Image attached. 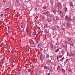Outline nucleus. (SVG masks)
<instances>
[{
    "label": "nucleus",
    "instance_id": "61",
    "mask_svg": "<svg viewBox=\"0 0 75 75\" xmlns=\"http://www.w3.org/2000/svg\"><path fill=\"white\" fill-rule=\"evenodd\" d=\"M6 15H7V14H6V13H5V14H4V16L5 17H6Z\"/></svg>",
    "mask_w": 75,
    "mask_h": 75
},
{
    "label": "nucleus",
    "instance_id": "39",
    "mask_svg": "<svg viewBox=\"0 0 75 75\" xmlns=\"http://www.w3.org/2000/svg\"><path fill=\"white\" fill-rule=\"evenodd\" d=\"M10 45H9L8 46V49H10Z\"/></svg>",
    "mask_w": 75,
    "mask_h": 75
},
{
    "label": "nucleus",
    "instance_id": "36",
    "mask_svg": "<svg viewBox=\"0 0 75 75\" xmlns=\"http://www.w3.org/2000/svg\"><path fill=\"white\" fill-rule=\"evenodd\" d=\"M47 63H50V60L49 59L47 60Z\"/></svg>",
    "mask_w": 75,
    "mask_h": 75
},
{
    "label": "nucleus",
    "instance_id": "57",
    "mask_svg": "<svg viewBox=\"0 0 75 75\" xmlns=\"http://www.w3.org/2000/svg\"><path fill=\"white\" fill-rule=\"evenodd\" d=\"M61 13H62V11H59V14H61Z\"/></svg>",
    "mask_w": 75,
    "mask_h": 75
},
{
    "label": "nucleus",
    "instance_id": "4",
    "mask_svg": "<svg viewBox=\"0 0 75 75\" xmlns=\"http://www.w3.org/2000/svg\"><path fill=\"white\" fill-rule=\"evenodd\" d=\"M40 59L41 61H43L44 59V57H43V56L42 54H41L40 55Z\"/></svg>",
    "mask_w": 75,
    "mask_h": 75
},
{
    "label": "nucleus",
    "instance_id": "23",
    "mask_svg": "<svg viewBox=\"0 0 75 75\" xmlns=\"http://www.w3.org/2000/svg\"><path fill=\"white\" fill-rule=\"evenodd\" d=\"M18 14H16L14 16V17H18Z\"/></svg>",
    "mask_w": 75,
    "mask_h": 75
},
{
    "label": "nucleus",
    "instance_id": "8",
    "mask_svg": "<svg viewBox=\"0 0 75 75\" xmlns=\"http://www.w3.org/2000/svg\"><path fill=\"white\" fill-rule=\"evenodd\" d=\"M34 69H35V71H36V70L38 69V66L35 65L34 66Z\"/></svg>",
    "mask_w": 75,
    "mask_h": 75
},
{
    "label": "nucleus",
    "instance_id": "10",
    "mask_svg": "<svg viewBox=\"0 0 75 75\" xmlns=\"http://www.w3.org/2000/svg\"><path fill=\"white\" fill-rule=\"evenodd\" d=\"M20 9L22 11H24V7L23 6H21Z\"/></svg>",
    "mask_w": 75,
    "mask_h": 75
},
{
    "label": "nucleus",
    "instance_id": "29",
    "mask_svg": "<svg viewBox=\"0 0 75 75\" xmlns=\"http://www.w3.org/2000/svg\"><path fill=\"white\" fill-rule=\"evenodd\" d=\"M17 73L18 74V75L20 74V71H17Z\"/></svg>",
    "mask_w": 75,
    "mask_h": 75
},
{
    "label": "nucleus",
    "instance_id": "51",
    "mask_svg": "<svg viewBox=\"0 0 75 75\" xmlns=\"http://www.w3.org/2000/svg\"><path fill=\"white\" fill-rule=\"evenodd\" d=\"M65 12L67 11V8H65Z\"/></svg>",
    "mask_w": 75,
    "mask_h": 75
},
{
    "label": "nucleus",
    "instance_id": "53",
    "mask_svg": "<svg viewBox=\"0 0 75 75\" xmlns=\"http://www.w3.org/2000/svg\"><path fill=\"white\" fill-rule=\"evenodd\" d=\"M57 29H59V26H57Z\"/></svg>",
    "mask_w": 75,
    "mask_h": 75
},
{
    "label": "nucleus",
    "instance_id": "63",
    "mask_svg": "<svg viewBox=\"0 0 75 75\" xmlns=\"http://www.w3.org/2000/svg\"><path fill=\"white\" fill-rule=\"evenodd\" d=\"M42 20H44V17H42Z\"/></svg>",
    "mask_w": 75,
    "mask_h": 75
},
{
    "label": "nucleus",
    "instance_id": "60",
    "mask_svg": "<svg viewBox=\"0 0 75 75\" xmlns=\"http://www.w3.org/2000/svg\"><path fill=\"white\" fill-rule=\"evenodd\" d=\"M38 30H40V28L39 27H38Z\"/></svg>",
    "mask_w": 75,
    "mask_h": 75
},
{
    "label": "nucleus",
    "instance_id": "17",
    "mask_svg": "<svg viewBox=\"0 0 75 75\" xmlns=\"http://www.w3.org/2000/svg\"><path fill=\"white\" fill-rule=\"evenodd\" d=\"M30 46L31 47H35V44H33V45H31Z\"/></svg>",
    "mask_w": 75,
    "mask_h": 75
},
{
    "label": "nucleus",
    "instance_id": "64",
    "mask_svg": "<svg viewBox=\"0 0 75 75\" xmlns=\"http://www.w3.org/2000/svg\"><path fill=\"white\" fill-rule=\"evenodd\" d=\"M58 58H59V57H57V59L58 60H59V59H58Z\"/></svg>",
    "mask_w": 75,
    "mask_h": 75
},
{
    "label": "nucleus",
    "instance_id": "9",
    "mask_svg": "<svg viewBox=\"0 0 75 75\" xmlns=\"http://www.w3.org/2000/svg\"><path fill=\"white\" fill-rule=\"evenodd\" d=\"M69 44L70 45V46H73V42L72 41H70L69 42Z\"/></svg>",
    "mask_w": 75,
    "mask_h": 75
},
{
    "label": "nucleus",
    "instance_id": "34",
    "mask_svg": "<svg viewBox=\"0 0 75 75\" xmlns=\"http://www.w3.org/2000/svg\"><path fill=\"white\" fill-rule=\"evenodd\" d=\"M45 33H47V30L45 29Z\"/></svg>",
    "mask_w": 75,
    "mask_h": 75
},
{
    "label": "nucleus",
    "instance_id": "13",
    "mask_svg": "<svg viewBox=\"0 0 75 75\" xmlns=\"http://www.w3.org/2000/svg\"><path fill=\"white\" fill-rule=\"evenodd\" d=\"M3 1L4 3L5 4H7V1H6V0H3Z\"/></svg>",
    "mask_w": 75,
    "mask_h": 75
},
{
    "label": "nucleus",
    "instance_id": "25",
    "mask_svg": "<svg viewBox=\"0 0 75 75\" xmlns=\"http://www.w3.org/2000/svg\"><path fill=\"white\" fill-rule=\"evenodd\" d=\"M53 21L54 22H55L56 21V20L55 18H54L53 19Z\"/></svg>",
    "mask_w": 75,
    "mask_h": 75
},
{
    "label": "nucleus",
    "instance_id": "40",
    "mask_svg": "<svg viewBox=\"0 0 75 75\" xmlns=\"http://www.w3.org/2000/svg\"><path fill=\"white\" fill-rule=\"evenodd\" d=\"M8 32V34H11V31H10V30H9Z\"/></svg>",
    "mask_w": 75,
    "mask_h": 75
},
{
    "label": "nucleus",
    "instance_id": "35",
    "mask_svg": "<svg viewBox=\"0 0 75 75\" xmlns=\"http://www.w3.org/2000/svg\"><path fill=\"white\" fill-rule=\"evenodd\" d=\"M62 71L63 73H64L65 72V70L64 69H62Z\"/></svg>",
    "mask_w": 75,
    "mask_h": 75
},
{
    "label": "nucleus",
    "instance_id": "11",
    "mask_svg": "<svg viewBox=\"0 0 75 75\" xmlns=\"http://www.w3.org/2000/svg\"><path fill=\"white\" fill-rule=\"evenodd\" d=\"M64 47L65 48V49H64V50H65V51H67V47H68L67 46V45H66L64 46Z\"/></svg>",
    "mask_w": 75,
    "mask_h": 75
},
{
    "label": "nucleus",
    "instance_id": "24",
    "mask_svg": "<svg viewBox=\"0 0 75 75\" xmlns=\"http://www.w3.org/2000/svg\"><path fill=\"white\" fill-rule=\"evenodd\" d=\"M71 56H72V57H74V55H74V53H71Z\"/></svg>",
    "mask_w": 75,
    "mask_h": 75
},
{
    "label": "nucleus",
    "instance_id": "15",
    "mask_svg": "<svg viewBox=\"0 0 75 75\" xmlns=\"http://www.w3.org/2000/svg\"><path fill=\"white\" fill-rule=\"evenodd\" d=\"M22 72H27V70L23 69L22 71Z\"/></svg>",
    "mask_w": 75,
    "mask_h": 75
},
{
    "label": "nucleus",
    "instance_id": "19",
    "mask_svg": "<svg viewBox=\"0 0 75 75\" xmlns=\"http://www.w3.org/2000/svg\"><path fill=\"white\" fill-rule=\"evenodd\" d=\"M56 20H59V17L58 16H56Z\"/></svg>",
    "mask_w": 75,
    "mask_h": 75
},
{
    "label": "nucleus",
    "instance_id": "32",
    "mask_svg": "<svg viewBox=\"0 0 75 75\" xmlns=\"http://www.w3.org/2000/svg\"><path fill=\"white\" fill-rule=\"evenodd\" d=\"M44 68L45 69H47V67L45 66H44Z\"/></svg>",
    "mask_w": 75,
    "mask_h": 75
},
{
    "label": "nucleus",
    "instance_id": "37",
    "mask_svg": "<svg viewBox=\"0 0 75 75\" xmlns=\"http://www.w3.org/2000/svg\"><path fill=\"white\" fill-rule=\"evenodd\" d=\"M57 6H58V7H60L61 6V4H58Z\"/></svg>",
    "mask_w": 75,
    "mask_h": 75
},
{
    "label": "nucleus",
    "instance_id": "5",
    "mask_svg": "<svg viewBox=\"0 0 75 75\" xmlns=\"http://www.w3.org/2000/svg\"><path fill=\"white\" fill-rule=\"evenodd\" d=\"M38 48H41V43H40L38 46Z\"/></svg>",
    "mask_w": 75,
    "mask_h": 75
},
{
    "label": "nucleus",
    "instance_id": "2",
    "mask_svg": "<svg viewBox=\"0 0 75 75\" xmlns=\"http://www.w3.org/2000/svg\"><path fill=\"white\" fill-rule=\"evenodd\" d=\"M20 4L18 1H16L15 2V5L16 6H19Z\"/></svg>",
    "mask_w": 75,
    "mask_h": 75
},
{
    "label": "nucleus",
    "instance_id": "42",
    "mask_svg": "<svg viewBox=\"0 0 75 75\" xmlns=\"http://www.w3.org/2000/svg\"><path fill=\"white\" fill-rule=\"evenodd\" d=\"M64 57H62V59H61V60L62 61H63L64 60Z\"/></svg>",
    "mask_w": 75,
    "mask_h": 75
},
{
    "label": "nucleus",
    "instance_id": "3",
    "mask_svg": "<svg viewBox=\"0 0 75 75\" xmlns=\"http://www.w3.org/2000/svg\"><path fill=\"white\" fill-rule=\"evenodd\" d=\"M50 47L51 48H52V49H53L54 50L55 49V46L54 45L53 46V44L52 43H51L50 44Z\"/></svg>",
    "mask_w": 75,
    "mask_h": 75
},
{
    "label": "nucleus",
    "instance_id": "55",
    "mask_svg": "<svg viewBox=\"0 0 75 75\" xmlns=\"http://www.w3.org/2000/svg\"><path fill=\"white\" fill-rule=\"evenodd\" d=\"M9 52H10L11 54V53H12V51L11 50H10L9 51Z\"/></svg>",
    "mask_w": 75,
    "mask_h": 75
},
{
    "label": "nucleus",
    "instance_id": "22",
    "mask_svg": "<svg viewBox=\"0 0 75 75\" xmlns=\"http://www.w3.org/2000/svg\"><path fill=\"white\" fill-rule=\"evenodd\" d=\"M44 28H46L47 27H48V25L47 24H46L44 26Z\"/></svg>",
    "mask_w": 75,
    "mask_h": 75
},
{
    "label": "nucleus",
    "instance_id": "45",
    "mask_svg": "<svg viewBox=\"0 0 75 75\" xmlns=\"http://www.w3.org/2000/svg\"><path fill=\"white\" fill-rule=\"evenodd\" d=\"M47 18H48V17H50V16L49 15V14H47Z\"/></svg>",
    "mask_w": 75,
    "mask_h": 75
},
{
    "label": "nucleus",
    "instance_id": "7",
    "mask_svg": "<svg viewBox=\"0 0 75 75\" xmlns=\"http://www.w3.org/2000/svg\"><path fill=\"white\" fill-rule=\"evenodd\" d=\"M55 10L57 11H59V8L58 7L56 6L55 8Z\"/></svg>",
    "mask_w": 75,
    "mask_h": 75
},
{
    "label": "nucleus",
    "instance_id": "28",
    "mask_svg": "<svg viewBox=\"0 0 75 75\" xmlns=\"http://www.w3.org/2000/svg\"><path fill=\"white\" fill-rule=\"evenodd\" d=\"M4 60L3 59H1L0 60V62H3Z\"/></svg>",
    "mask_w": 75,
    "mask_h": 75
},
{
    "label": "nucleus",
    "instance_id": "20",
    "mask_svg": "<svg viewBox=\"0 0 75 75\" xmlns=\"http://www.w3.org/2000/svg\"><path fill=\"white\" fill-rule=\"evenodd\" d=\"M50 17H51V18H54V15L52 14L51 15Z\"/></svg>",
    "mask_w": 75,
    "mask_h": 75
},
{
    "label": "nucleus",
    "instance_id": "31",
    "mask_svg": "<svg viewBox=\"0 0 75 75\" xmlns=\"http://www.w3.org/2000/svg\"><path fill=\"white\" fill-rule=\"evenodd\" d=\"M50 3H51V4H53V1H52V0H51L50 1Z\"/></svg>",
    "mask_w": 75,
    "mask_h": 75
},
{
    "label": "nucleus",
    "instance_id": "6",
    "mask_svg": "<svg viewBox=\"0 0 75 75\" xmlns=\"http://www.w3.org/2000/svg\"><path fill=\"white\" fill-rule=\"evenodd\" d=\"M48 69L50 71H52V67L51 66H49L48 67Z\"/></svg>",
    "mask_w": 75,
    "mask_h": 75
},
{
    "label": "nucleus",
    "instance_id": "33",
    "mask_svg": "<svg viewBox=\"0 0 75 75\" xmlns=\"http://www.w3.org/2000/svg\"><path fill=\"white\" fill-rule=\"evenodd\" d=\"M49 57V55H48V54H47L46 55V58H48Z\"/></svg>",
    "mask_w": 75,
    "mask_h": 75
},
{
    "label": "nucleus",
    "instance_id": "14",
    "mask_svg": "<svg viewBox=\"0 0 75 75\" xmlns=\"http://www.w3.org/2000/svg\"><path fill=\"white\" fill-rule=\"evenodd\" d=\"M48 13H49V11H47L46 13L44 12L43 13V14H44V15H46V14H48Z\"/></svg>",
    "mask_w": 75,
    "mask_h": 75
},
{
    "label": "nucleus",
    "instance_id": "30",
    "mask_svg": "<svg viewBox=\"0 0 75 75\" xmlns=\"http://www.w3.org/2000/svg\"><path fill=\"white\" fill-rule=\"evenodd\" d=\"M28 61H29V59H28V58H27L26 59V61H27V62H28Z\"/></svg>",
    "mask_w": 75,
    "mask_h": 75
},
{
    "label": "nucleus",
    "instance_id": "56",
    "mask_svg": "<svg viewBox=\"0 0 75 75\" xmlns=\"http://www.w3.org/2000/svg\"><path fill=\"white\" fill-rule=\"evenodd\" d=\"M3 14H2L1 15V17H3Z\"/></svg>",
    "mask_w": 75,
    "mask_h": 75
},
{
    "label": "nucleus",
    "instance_id": "21",
    "mask_svg": "<svg viewBox=\"0 0 75 75\" xmlns=\"http://www.w3.org/2000/svg\"><path fill=\"white\" fill-rule=\"evenodd\" d=\"M52 12L54 13V14H56V12H55V11L54 10H52Z\"/></svg>",
    "mask_w": 75,
    "mask_h": 75
},
{
    "label": "nucleus",
    "instance_id": "16",
    "mask_svg": "<svg viewBox=\"0 0 75 75\" xmlns=\"http://www.w3.org/2000/svg\"><path fill=\"white\" fill-rule=\"evenodd\" d=\"M52 29L53 30H56V26H53Z\"/></svg>",
    "mask_w": 75,
    "mask_h": 75
},
{
    "label": "nucleus",
    "instance_id": "50",
    "mask_svg": "<svg viewBox=\"0 0 75 75\" xmlns=\"http://www.w3.org/2000/svg\"><path fill=\"white\" fill-rule=\"evenodd\" d=\"M24 27V25H22L21 26V28H23V27Z\"/></svg>",
    "mask_w": 75,
    "mask_h": 75
},
{
    "label": "nucleus",
    "instance_id": "46",
    "mask_svg": "<svg viewBox=\"0 0 75 75\" xmlns=\"http://www.w3.org/2000/svg\"><path fill=\"white\" fill-rule=\"evenodd\" d=\"M68 41H70V40H71V38H68Z\"/></svg>",
    "mask_w": 75,
    "mask_h": 75
},
{
    "label": "nucleus",
    "instance_id": "49",
    "mask_svg": "<svg viewBox=\"0 0 75 75\" xmlns=\"http://www.w3.org/2000/svg\"><path fill=\"white\" fill-rule=\"evenodd\" d=\"M61 45L62 47H64V45L63 44H62Z\"/></svg>",
    "mask_w": 75,
    "mask_h": 75
},
{
    "label": "nucleus",
    "instance_id": "26",
    "mask_svg": "<svg viewBox=\"0 0 75 75\" xmlns=\"http://www.w3.org/2000/svg\"><path fill=\"white\" fill-rule=\"evenodd\" d=\"M47 21H48V22H50V21H51V19L50 18H48Z\"/></svg>",
    "mask_w": 75,
    "mask_h": 75
},
{
    "label": "nucleus",
    "instance_id": "52",
    "mask_svg": "<svg viewBox=\"0 0 75 75\" xmlns=\"http://www.w3.org/2000/svg\"><path fill=\"white\" fill-rule=\"evenodd\" d=\"M31 71V69H28V71L29 72H30Z\"/></svg>",
    "mask_w": 75,
    "mask_h": 75
},
{
    "label": "nucleus",
    "instance_id": "18",
    "mask_svg": "<svg viewBox=\"0 0 75 75\" xmlns=\"http://www.w3.org/2000/svg\"><path fill=\"white\" fill-rule=\"evenodd\" d=\"M36 34V32H35V31H34L33 34V35H34V36H35V35Z\"/></svg>",
    "mask_w": 75,
    "mask_h": 75
},
{
    "label": "nucleus",
    "instance_id": "47",
    "mask_svg": "<svg viewBox=\"0 0 75 75\" xmlns=\"http://www.w3.org/2000/svg\"><path fill=\"white\" fill-rule=\"evenodd\" d=\"M60 68V66H59L57 67V69H59Z\"/></svg>",
    "mask_w": 75,
    "mask_h": 75
},
{
    "label": "nucleus",
    "instance_id": "41",
    "mask_svg": "<svg viewBox=\"0 0 75 75\" xmlns=\"http://www.w3.org/2000/svg\"><path fill=\"white\" fill-rule=\"evenodd\" d=\"M8 30H10V28H11V26H8Z\"/></svg>",
    "mask_w": 75,
    "mask_h": 75
},
{
    "label": "nucleus",
    "instance_id": "58",
    "mask_svg": "<svg viewBox=\"0 0 75 75\" xmlns=\"http://www.w3.org/2000/svg\"><path fill=\"white\" fill-rule=\"evenodd\" d=\"M36 6L37 7H38V4H36Z\"/></svg>",
    "mask_w": 75,
    "mask_h": 75
},
{
    "label": "nucleus",
    "instance_id": "62",
    "mask_svg": "<svg viewBox=\"0 0 75 75\" xmlns=\"http://www.w3.org/2000/svg\"><path fill=\"white\" fill-rule=\"evenodd\" d=\"M4 48H7V46L5 45V46L4 47Z\"/></svg>",
    "mask_w": 75,
    "mask_h": 75
},
{
    "label": "nucleus",
    "instance_id": "48",
    "mask_svg": "<svg viewBox=\"0 0 75 75\" xmlns=\"http://www.w3.org/2000/svg\"><path fill=\"white\" fill-rule=\"evenodd\" d=\"M59 51V49H58L57 50L55 51V52H58Z\"/></svg>",
    "mask_w": 75,
    "mask_h": 75
},
{
    "label": "nucleus",
    "instance_id": "38",
    "mask_svg": "<svg viewBox=\"0 0 75 75\" xmlns=\"http://www.w3.org/2000/svg\"><path fill=\"white\" fill-rule=\"evenodd\" d=\"M47 8V7H46V6H45L44 7H43V9H46Z\"/></svg>",
    "mask_w": 75,
    "mask_h": 75
},
{
    "label": "nucleus",
    "instance_id": "44",
    "mask_svg": "<svg viewBox=\"0 0 75 75\" xmlns=\"http://www.w3.org/2000/svg\"><path fill=\"white\" fill-rule=\"evenodd\" d=\"M42 35V33H41L40 35V37H41Z\"/></svg>",
    "mask_w": 75,
    "mask_h": 75
},
{
    "label": "nucleus",
    "instance_id": "54",
    "mask_svg": "<svg viewBox=\"0 0 75 75\" xmlns=\"http://www.w3.org/2000/svg\"><path fill=\"white\" fill-rule=\"evenodd\" d=\"M59 57L60 58H61L62 57V55H60L59 56Z\"/></svg>",
    "mask_w": 75,
    "mask_h": 75
},
{
    "label": "nucleus",
    "instance_id": "12",
    "mask_svg": "<svg viewBox=\"0 0 75 75\" xmlns=\"http://www.w3.org/2000/svg\"><path fill=\"white\" fill-rule=\"evenodd\" d=\"M67 28H69V27H70V24L68 23H67Z\"/></svg>",
    "mask_w": 75,
    "mask_h": 75
},
{
    "label": "nucleus",
    "instance_id": "43",
    "mask_svg": "<svg viewBox=\"0 0 75 75\" xmlns=\"http://www.w3.org/2000/svg\"><path fill=\"white\" fill-rule=\"evenodd\" d=\"M10 9L9 8H6V9H5V10H10Z\"/></svg>",
    "mask_w": 75,
    "mask_h": 75
},
{
    "label": "nucleus",
    "instance_id": "59",
    "mask_svg": "<svg viewBox=\"0 0 75 75\" xmlns=\"http://www.w3.org/2000/svg\"><path fill=\"white\" fill-rule=\"evenodd\" d=\"M74 55H75V50L74 51Z\"/></svg>",
    "mask_w": 75,
    "mask_h": 75
},
{
    "label": "nucleus",
    "instance_id": "27",
    "mask_svg": "<svg viewBox=\"0 0 75 75\" xmlns=\"http://www.w3.org/2000/svg\"><path fill=\"white\" fill-rule=\"evenodd\" d=\"M70 5L71 6H73V4H72V2H71L70 3Z\"/></svg>",
    "mask_w": 75,
    "mask_h": 75
},
{
    "label": "nucleus",
    "instance_id": "1",
    "mask_svg": "<svg viewBox=\"0 0 75 75\" xmlns=\"http://www.w3.org/2000/svg\"><path fill=\"white\" fill-rule=\"evenodd\" d=\"M65 18H66V20H68L69 21H72L71 18H70V17H68L67 15L66 16Z\"/></svg>",
    "mask_w": 75,
    "mask_h": 75
}]
</instances>
